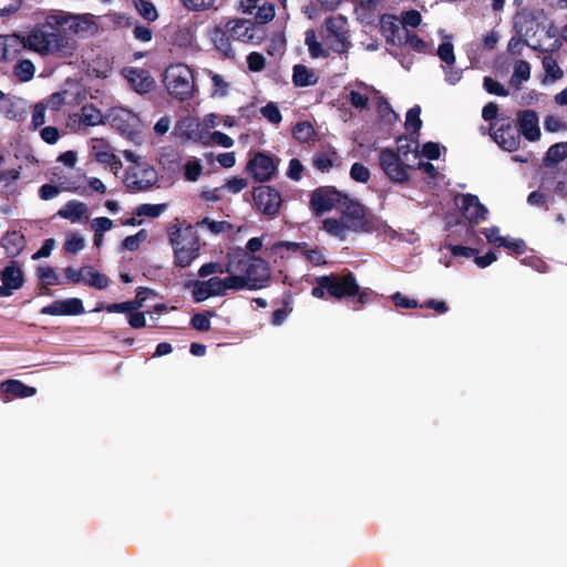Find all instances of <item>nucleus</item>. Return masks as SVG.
<instances>
[{
	"label": "nucleus",
	"instance_id": "nucleus-1",
	"mask_svg": "<svg viewBox=\"0 0 567 567\" xmlns=\"http://www.w3.org/2000/svg\"><path fill=\"white\" fill-rule=\"evenodd\" d=\"M85 31L91 22L81 16L51 14L45 18V23H38V54H53L59 58L72 56L76 50V41L66 32Z\"/></svg>",
	"mask_w": 567,
	"mask_h": 567
},
{
	"label": "nucleus",
	"instance_id": "nucleus-2",
	"mask_svg": "<svg viewBox=\"0 0 567 567\" xmlns=\"http://www.w3.org/2000/svg\"><path fill=\"white\" fill-rule=\"evenodd\" d=\"M316 286L311 295L317 299H324L327 296L336 300H353L354 303L364 306L372 300L373 291L369 288H361L352 271L344 274H330L316 277Z\"/></svg>",
	"mask_w": 567,
	"mask_h": 567
},
{
	"label": "nucleus",
	"instance_id": "nucleus-3",
	"mask_svg": "<svg viewBox=\"0 0 567 567\" xmlns=\"http://www.w3.org/2000/svg\"><path fill=\"white\" fill-rule=\"evenodd\" d=\"M227 274H244L249 280L250 290H259L268 287L271 280L269 264L259 256L249 255L240 247L230 249L226 255Z\"/></svg>",
	"mask_w": 567,
	"mask_h": 567
},
{
	"label": "nucleus",
	"instance_id": "nucleus-4",
	"mask_svg": "<svg viewBox=\"0 0 567 567\" xmlns=\"http://www.w3.org/2000/svg\"><path fill=\"white\" fill-rule=\"evenodd\" d=\"M168 238L174 251V264L186 268L199 256L200 244L197 231L187 225H173L168 228Z\"/></svg>",
	"mask_w": 567,
	"mask_h": 567
},
{
	"label": "nucleus",
	"instance_id": "nucleus-5",
	"mask_svg": "<svg viewBox=\"0 0 567 567\" xmlns=\"http://www.w3.org/2000/svg\"><path fill=\"white\" fill-rule=\"evenodd\" d=\"M164 84L174 99L184 102L193 97L195 90L193 70L185 64L168 66L164 72Z\"/></svg>",
	"mask_w": 567,
	"mask_h": 567
},
{
	"label": "nucleus",
	"instance_id": "nucleus-6",
	"mask_svg": "<svg viewBox=\"0 0 567 567\" xmlns=\"http://www.w3.org/2000/svg\"><path fill=\"white\" fill-rule=\"evenodd\" d=\"M339 210L342 214V219L349 225L350 230L369 233L374 229L373 216L367 214L364 206L349 195H344Z\"/></svg>",
	"mask_w": 567,
	"mask_h": 567
},
{
	"label": "nucleus",
	"instance_id": "nucleus-7",
	"mask_svg": "<svg viewBox=\"0 0 567 567\" xmlns=\"http://www.w3.org/2000/svg\"><path fill=\"white\" fill-rule=\"evenodd\" d=\"M323 40L336 53H346L350 47L348 20L342 14L329 17L323 24Z\"/></svg>",
	"mask_w": 567,
	"mask_h": 567
},
{
	"label": "nucleus",
	"instance_id": "nucleus-8",
	"mask_svg": "<svg viewBox=\"0 0 567 567\" xmlns=\"http://www.w3.org/2000/svg\"><path fill=\"white\" fill-rule=\"evenodd\" d=\"M157 173L146 163L134 162L125 171L123 184L130 193L146 192L157 183Z\"/></svg>",
	"mask_w": 567,
	"mask_h": 567
},
{
	"label": "nucleus",
	"instance_id": "nucleus-9",
	"mask_svg": "<svg viewBox=\"0 0 567 567\" xmlns=\"http://www.w3.org/2000/svg\"><path fill=\"white\" fill-rule=\"evenodd\" d=\"M380 168L385 176L395 184H404L409 182V165L404 164L400 154L392 148H382L379 153Z\"/></svg>",
	"mask_w": 567,
	"mask_h": 567
},
{
	"label": "nucleus",
	"instance_id": "nucleus-10",
	"mask_svg": "<svg viewBox=\"0 0 567 567\" xmlns=\"http://www.w3.org/2000/svg\"><path fill=\"white\" fill-rule=\"evenodd\" d=\"M252 198L256 209L261 214L274 218L278 215L282 198L279 190L269 185H260L254 188Z\"/></svg>",
	"mask_w": 567,
	"mask_h": 567
},
{
	"label": "nucleus",
	"instance_id": "nucleus-11",
	"mask_svg": "<svg viewBox=\"0 0 567 567\" xmlns=\"http://www.w3.org/2000/svg\"><path fill=\"white\" fill-rule=\"evenodd\" d=\"M346 194L332 186H321L315 189L310 196V208L316 215H321L332 208H338Z\"/></svg>",
	"mask_w": 567,
	"mask_h": 567
},
{
	"label": "nucleus",
	"instance_id": "nucleus-12",
	"mask_svg": "<svg viewBox=\"0 0 567 567\" xmlns=\"http://www.w3.org/2000/svg\"><path fill=\"white\" fill-rule=\"evenodd\" d=\"M496 124L492 123L489 131L492 138L497 145L507 152H515L520 146V134L511 118H506L496 128Z\"/></svg>",
	"mask_w": 567,
	"mask_h": 567
},
{
	"label": "nucleus",
	"instance_id": "nucleus-13",
	"mask_svg": "<svg viewBox=\"0 0 567 567\" xmlns=\"http://www.w3.org/2000/svg\"><path fill=\"white\" fill-rule=\"evenodd\" d=\"M246 171L255 182L270 181L277 171V164L269 154L257 152L247 163Z\"/></svg>",
	"mask_w": 567,
	"mask_h": 567
},
{
	"label": "nucleus",
	"instance_id": "nucleus-14",
	"mask_svg": "<svg viewBox=\"0 0 567 567\" xmlns=\"http://www.w3.org/2000/svg\"><path fill=\"white\" fill-rule=\"evenodd\" d=\"M461 213L471 225L475 226L487 219L488 209L476 195L464 194L462 195Z\"/></svg>",
	"mask_w": 567,
	"mask_h": 567
},
{
	"label": "nucleus",
	"instance_id": "nucleus-15",
	"mask_svg": "<svg viewBox=\"0 0 567 567\" xmlns=\"http://www.w3.org/2000/svg\"><path fill=\"white\" fill-rule=\"evenodd\" d=\"M3 48L7 52L6 61L13 60L25 49L35 52V30H31L27 38L18 34H3Z\"/></svg>",
	"mask_w": 567,
	"mask_h": 567
},
{
	"label": "nucleus",
	"instance_id": "nucleus-16",
	"mask_svg": "<svg viewBox=\"0 0 567 567\" xmlns=\"http://www.w3.org/2000/svg\"><path fill=\"white\" fill-rule=\"evenodd\" d=\"M208 38L210 39L214 48L225 58L235 60L236 52L231 47V40L229 31L225 25L218 24L208 30Z\"/></svg>",
	"mask_w": 567,
	"mask_h": 567
},
{
	"label": "nucleus",
	"instance_id": "nucleus-17",
	"mask_svg": "<svg viewBox=\"0 0 567 567\" xmlns=\"http://www.w3.org/2000/svg\"><path fill=\"white\" fill-rule=\"evenodd\" d=\"M518 132L527 141L535 142L540 137L539 120L536 111L523 110L517 112Z\"/></svg>",
	"mask_w": 567,
	"mask_h": 567
},
{
	"label": "nucleus",
	"instance_id": "nucleus-18",
	"mask_svg": "<svg viewBox=\"0 0 567 567\" xmlns=\"http://www.w3.org/2000/svg\"><path fill=\"white\" fill-rule=\"evenodd\" d=\"M84 311L83 301L80 298L54 300L41 309V313L50 316H80Z\"/></svg>",
	"mask_w": 567,
	"mask_h": 567
},
{
	"label": "nucleus",
	"instance_id": "nucleus-19",
	"mask_svg": "<svg viewBox=\"0 0 567 567\" xmlns=\"http://www.w3.org/2000/svg\"><path fill=\"white\" fill-rule=\"evenodd\" d=\"M124 73L131 86L140 94L148 93L155 86L153 76L145 69L127 68Z\"/></svg>",
	"mask_w": 567,
	"mask_h": 567
},
{
	"label": "nucleus",
	"instance_id": "nucleus-20",
	"mask_svg": "<svg viewBox=\"0 0 567 567\" xmlns=\"http://www.w3.org/2000/svg\"><path fill=\"white\" fill-rule=\"evenodd\" d=\"M226 28L234 40L249 43L256 38V25L246 19H233L226 22Z\"/></svg>",
	"mask_w": 567,
	"mask_h": 567
},
{
	"label": "nucleus",
	"instance_id": "nucleus-21",
	"mask_svg": "<svg viewBox=\"0 0 567 567\" xmlns=\"http://www.w3.org/2000/svg\"><path fill=\"white\" fill-rule=\"evenodd\" d=\"M0 113L13 121H24L28 117V102L18 96H8L0 102Z\"/></svg>",
	"mask_w": 567,
	"mask_h": 567
},
{
	"label": "nucleus",
	"instance_id": "nucleus-22",
	"mask_svg": "<svg viewBox=\"0 0 567 567\" xmlns=\"http://www.w3.org/2000/svg\"><path fill=\"white\" fill-rule=\"evenodd\" d=\"M380 28L388 42L403 44V35L406 29L401 25V21L399 22L395 16L388 13L381 16Z\"/></svg>",
	"mask_w": 567,
	"mask_h": 567
},
{
	"label": "nucleus",
	"instance_id": "nucleus-23",
	"mask_svg": "<svg viewBox=\"0 0 567 567\" xmlns=\"http://www.w3.org/2000/svg\"><path fill=\"white\" fill-rule=\"evenodd\" d=\"M0 393L3 400L29 398L35 394V388L28 386L23 382L11 379L0 383Z\"/></svg>",
	"mask_w": 567,
	"mask_h": 567
},
{
	"label": "nucleus",
	"instance_id": "nucleus-24",
	"mask_svg": "<svg viewBox=\"0 0 567 567\" xmlns=\"http://www.w3.org/2000/svg\"><path fill=\"white\" fill-rule=\"evenodd\" d=\"M1 281L3 286L12 293L13 290L19 289L23 285V274L14 261L6 266L1 271Z\"/></svg>",
	"mask_w": 567,
	"mask_h": 567
},
{
	"label": "nucleus",
	"instance_id": "nucleus-25",
	"mask_svg": "<svg viewBox=\"0 0 567 567\" xmlns=\"http://www.w3.org/2000/svg\"><path fill=\"white\" fill-rule=\"evenodd\" d=\"M93 142H94L93 150L95 151V159L99 163L109 166L116 174L118 172V169L122 167L121 159L109 150H100V147L104 146L103 140L96 138Z\"/></svg>",
	"mask_w": 567,
	"mask_h": 567
},
{
	"label": "nucleus",
	"instance_id": "nucleus-26",
	"mask_svg": "<svg viewBox=\"0 0 567 567\" xmlns=\"http://www.w3.org/2000/svg\"><path fill=\"white\" fill-rule=\"evenodd\" d=\"M318 75L305 64H296L292 69V83L296 87H306L318 83Z\"/></svg>",
	"mask_w": 567,
	"mask_h": 567
},
{
	"label": "nucleus",
	"instance_id": "nucleus-27",
	"mask_svg": "<svg viewBox=\"0 0 567 567\" xmlns=\"http://www.w3.org/2000/svg\"><path fill=\"white\" fill-rule=\"evenodd\" d=\"M24 245V237L19 231H7L1 237V246L10 256H17L22 250Z\"/></svg>",
	"mask_w": 567,
	"mask_h": 567
},
{
	"label": "nucleus",
	"instance_id": "nucleus-28",
	"mask_svg": "<svg viewBox=\"0 0 567 567\" xmlns=\"http://www.w3.org/2000/svg\"><path fill=\"white\" fill-rule=\"evenodd\" d=\"M87 212V206L78 200H69L59 212L58 215L71 221H78Z\"/></svg>",
	"mask_w": 567,
	"mask_h": 567
},
{
	"label": "nucleus",
	"instance_id": "nucleus-29",
	"mask_svg": "<svg viewBox=\"0 0 567 567\" xmlns=\"http://www.w3.org/2000/svg\"><path fill=\"white\" fill-rule=\"evenodd\" d=\"M421 107L415 105L406 113L405 127L410 132V141L417 143L419 132L422 127V120L420 117Z\"/></svg>",
	"mask_w": 567,
	"mask_h": 567
},
{
	"label": "nucleus",
	"instance_id": "nucleus-30",
	"mask_svg": "<svg viewBox=\"0 0 567 567\" xmlns=\"http://www.w3.org/2000/svg\"><path fill=\"white\" fill-rule=\"evenodd\" d=\"M83 284L91 288L103 290L109 287L110 278L93 267L86 266Z\"/></svg>",
	"mask_w": 567,
	"mask_h": 567
},
{
	"label": "nucleus",
	"instance_id": "nucleus-31",
	"mask_svg": "<svg viewBox=\"0 0 567 567\" xmlns=\"http://www.w3.org/2000/svg\"><path fill=\"white\" fill-rule=\"evenodd\" d=\"M337 152L333 150L315 154L312 165L320 172H329L337 159Z\"/></svg>",
	"mask_w": 567,
	"mask_h": 567
},
{
	"label": "nucleus",
	"instance_id": "nucleus-32",
	"mask_svg": "<svg viewBox=\"0 0 567 567\" xmlns=\"http://www.w3.org/2000/svg\"><path fill=\"white\" fill-rule=\"evenodd\" d=\"M530 78V65L527 61L519 60L514 66V73L509 80V84L516 90L520 89V83Z\"/></svg>",
	"mask_w": 567,
	"mask_h": 567
},
{
	"label": "nucleus",
	"instance_id": "nucleus-33",
	"mask_svg": "<svg viewBox=\"0 0 567 567\" xmlns=\"http://www.w3.org/2000/svg\"><path fill=\"white\" fill-rule=\"evenodd\" d=\"M80 120L87 126H94L103 122L102 112L93 104H84L81 107Z\"/></svg>",
	"mask_w": 567,
	"mask_h": 567
},
{
	"label": "nucleus",
	"instance_id": "nucleus-34",
	"mask_svg": "<svg viewBox=\"0 0 567 567\" xmlns=\"http://www.w3.org/2000/svg\"><path fill=\"white\" fill-rule=\"evenodd\" d=\"M567 156V143H556L551 145L545 156V164L547 166L558 164Z\"/></svg>",
	"mask_w": 567,
	"mask_h": 567
},
{
	"label": "nucleus",
	"instance_id": "nucleus-35",
	"mask_svg": "<svg viewBox=\"0 0 567 567\" xmlns=\"http://www.w3.org/2000/svg\"><path fill=\"white\" fill-rule=\"evenodd\" d=\"M34 71L35 66L30 60H19L13 68V74L20 82L32 80Z\"/></svg>",
	"mask_w": 567,
	"mask_h": 567
},
{
	"label": "nucleus",
	"instance_id": "nucleus-36",
	"mask_svg": "<svg viewBox=\"0 0 567 567\" xmlns=\"http://www.w3.org/2000/svg\"><path fill=\"white\" fill-rule=\"evenodd\" d=\"M534 20L527 13H516L514 17V30L517 35L525 38L533 30Z\"/></svg>",
	"mask_w": 567,
	"mask_h": 567
},
{
	"label": "nucleus",
	"instance_id": "nucleus-37",
	"mask_svg": "<svg viewBox=\"0 0 567 567\" xmlns=\"http://www.w3.org/2000/svg\"><path fill=\"white\" fill-rule=\"evenodd\" d=\"M182 4L189 11H207L217 10L223 0H179Z\"/></svg>",
	"mask_w": 567,
	"mask_h": 567
},
{
	"label": "nucleus",
	"instance_id": "nucleus-38",
	"mask_svg": "<svg viewBox=\"0 0 567 567\" xmlns=\"http://www.w3.org/2000/svg\"><path fill=\"white\" fill-rule=\"evenodd\" d=\"M168 207V204H141L134 209V215L141 217L156 218L163 214Z\"/></svg>",
	"mask_w": 567,
	"mask_h": 567
},
{
	"label": "nucleus",
	"instance_id": "nucleus-39",
	"mask_svg": "<svg viewBox=\"0 0 567 567\" xmlns=\"http://www.w3.org/2000/svg\"><path fill=\"white\" fill-rule=\"evenodd\" d=\"M323 228L328 234L344 239L346 230L349 229V225L343 220L327 218L323 220Z\"/></svg>",
	"mask_w": 567,
	"mask_h": 567
},
{
	"label": "nucleus",
	"instance_id": "nucleus-40",
	"mask_svg": "<svg viewBox=\"0 0 567 567\" xmlns=\"http://www.w3.org/2000/svg\"><path fill=\"white\" fill-rule=\"evenodd\" d=\"M315 128L309 122H298L292 128V136L300 143L309 142L315 135Z\"/></svg>",
	"mask_w": 567,
	"mask_h": 567
},
{
	"label": "nucleus",
	"instance_id": "nucleus-41",
	"mask_svg": "<svg viewBox=\"0 0 567 567\" xmlns=\"http://www.w3.org/2000/svg\"><path fill=\"white\" fill-rule=\"evenodd\" d=\"M214 316L216 313L213 310L195 313L190 319V324L194 329L206 332L210 329V318Z\"/></svg>",
	"mask_w": 567,
	"mask_h": 567
},
{
	"label": "nucleus",
	"instance_id": "nucleus-42",
	"mask_svg": "<svg viewBox=\"0 0 567 567\" xmlns=\"http://www.w3.org/2000/svg\"><path fill=\"white\" fill-rule=\"evenodd\" d=\"M225 280V292L227 290H243L248 289L250 290L249 286V279L245 277L244 274L237 275V274H229L228 277L224 278Z\"/></svg>",
	"mask_w": 567,
	"mask_h": 567
},
{
	"label": "nucleus",
	"instance_id": "nucleus-43",
	"mask_svg": "<svg viewBox=\"0 0 567 567\" xmlns=\"http://www.w3.org/2000/svg\"><path fill=\"white\" fill-rule=\"evenodd\" d=\"M186 287H192V296L195 302H202L213 297L204 280H193Z\"/></svg>",
	"mask_w": 567,
	"mask_h": 567
},
{
	"label": "nucleus",
	"instance_id": "nucleus-44",
	"mask_svg": "<svg viewBox=\"0 0 567 567\" xmlns=\"http://www.w3.org/2000/svg\"><path fill=\"white\" fill-rule=\"evenodd\" d=\"M134 3L138 14L145 20L153 22L157 19V10L150 0H134Z\"/></svg>",
	"mask_w": 567,
	"mask_h": 567
},
{
	"label": "nucleus",
	"instance_id": "nucleus-45",
	"mask_svg": "<svg viewBox=\"0 0 567 567\" xmlns=\"http://www.w3.org/2000/svg\"><path fill=\"white\" fill-rule=\"evenodd\" d=\"M354 11L362 18L370 17L379 7L380 0H352Z\"/></svg>",
	"mask_w": 567,
	"mask_h": 567
},
{
	"label": "nucleus",
	"instance_id": "nucleus-46",
	"mask_svg": "<svg viewBox=\"0 0 567 567\" xmlns=\"http://www.w3.org/2000/svg\"><path fill=\"white\" fill-rule=\"evenodd\" d=\"M403 43L409 44L414 51L419 53L430 52L429 43L422 40L417 34L410 33L408 30L403 35Z\"/></svg>",
	"mask_w": 567,
	"mask_h": 567
},
{
	"label": "nucleus",
	"instance_id": "nucleus-47",
	"mask_svg": "<svg viewBox=\"0 0 567 567\" xmlns=\"http://www.w3.org/2000/svg\"><path fill=\"white\" fill-rule=\"evenodd\" d=\"M306 44L308 45L309 53L312 58L328 56V52L324 51L322 44L317 41L316 34L312 30L306 33Z\"/></svg>",
	"mask_w": 567,
	"mask_h": 567
},
{
	"label": "nucleus",
	"instance_id": "nucleus-48",
	"mask_svg": "<svg viewBox=\"0 0 567 567\" xmlns=\"http://www.w3.org/2000/svg\"><path fill=\"white\" fill-rule=\"evenodd\" d=\"M85 246L84 238L81 237L78 233H71L68 235L66 240L64 243V250L69 254H78L81 251Z\"/></svg>",
	"mask_w": 567,
	"mask_h": 567
},
{
	"label": "nucleus",
	"instance_id": "nucleus-49",
	"mask_svg": "<svg viewBox=\"0 0 567 567\" xmlns=\"http://www.w3.org/2000/svg\"><path fill=\"white\" fill-rule=\"evenodd\" d=\"M370 176H371V173H370L369 168L367 166H364L362 163L355 162L352 164V166L350 168V177L354 182L365 184L369 182Z\"/></svg>",
	"mask_w": 567,
	"mask_h": 567
},
{
	"label": "nucleus",
	"instance_id": "nucleus-50",
	"mask_svg": "<svg viewBox=\"0 0 567 567\" xmlns=\"http://www.w3.org/2000/svg\"><path fill=\"white\" fill-rule=\"evenodd\" d=\"M483 86L489 94H494L497 96H507L509 94L508 90L505 89L503 84L498 81L494 80L491 76H485L483 80Z\"/></svg>",
	"mask_w": 567,
	"mask_h": 567
},
{
	"label": "nucleus",
	"instance_id": "nucleus-51",
	"mask_svg": "<svg viewBox=\"0 0 567 567\" xmlns=\"http://www.w3.org/2000/svg\"><path fill=\"white\" fill-rule=\"evenodd\" d=\"M38 278L41 279L44 285L58 286L62 284L59 275L51 267H38Z\"/></svg>",
	"mask_w": 567,
	"mask_h": 567
},
{
	"label": "nucleus",
	"instance_id": "nucleus-52",
	"mask_svg": "<svg viewBox=\"0 0 567 567\" xmlns=\"http://www.w3.org/2000/svg\"><path fill=\"white\" fill-rule=\"evenodd\" d=\"M203 166L199 161H188L184 166V176L186 181L196 182L202 175Z\"/></svg>",
	"mask_w": 567,
	"mask_h": 567
},
{
	"label": "nucleus",
	"instance_id": "nucleus-53",
	"mask_svg": "<svg viewBox=\"0 0 567 567\" xmlns=\"http://www.w3.org/2000/svg\"><path fill=\"white\" fill-rule=\"evenodd\" d=\"M260 113L272 124H279L282 120L279 107L274 103L269 102L260 109Z\"/></svg>",
	"mask_w": 567,
	"mask_h": 567
},
{
	"label": "nucleus",
	"instance_id": "nucleus-54",
	"mask_svg": "<svg viewBox=\"0 0 567 567\" xmlns=\"http://www.w3.org/2000/svg\"><path fill=\"white\" fill-rule=\"evenodd\" d=\"M153 290L147 287H138L136 289V296L132 300H127L131 307V310H138L143 307L145 300L150 295H153Z\"/></svg>",
	"mask_w": 567,
	"mask_h": 567
},
{
	"label": "nucleus",
	"instance_id": "nucleus-55",
	"mask_svg": "<svg viewBox=\"0 0 567 567\" xmlns=\"http://www.w3.org/2000/svg\"><path fill=\"white\" fill-rule=\"evenodd\" d=\"M174 42H175V44H177L181 48L190 47L194 42L193 31L189 28L179 29L175 33Z\"/></svg>",
	"mask_w": 567,
	"mask_h": 567
},
{
	"label": "nucleus",
	"instance_id": "nucleus-56",
	"mask_svg": "<svg viewBox=\"0 0 567 567\" xmlns=\"http://www.w3.org/2000/svg\"><path fill=\"white\" fill-rule=\"evenodd\" d=\"M437 55L446 64H449V65L454 64L455 54H454L453 44L451 42L441 43L437 49Z\"/></svg>",
	"mask_w": 567,
	"mask_h": 567
},
{
	"label": "nucleus",
	"instance_id": "nucleus-57",
	"mask_svg": "<svg viewBox=\"0 0 567 567\" xmlns=\"http://www.w3.org/2000/svg\"><path fill=\"white\" fill-rule=\"evenodd\" d=\"M247 65L251 72H260L266 66V59L259 52H251L247 55Z\"/></svg>",
	"mask_w": 567,
	"mask_h": 567
},
{
	"label": "nucleus",
	"instance_id": "nucleus-58",
	"mask_svg": "<svg viewBox=\"0 0 567 567\" xmlns=\"http://www.w3.org/2000/svg\"><path fill=\"white\" fill-rule=\"evenodd\" d=\"M275 17V8L270 3H265L262 7H259L256 14L255 20L259 24H265L271 21Z\"/></svg>",
	"mask_w": 567,
	"mask_h": 567
},
{
	"label": "nucleus",
	"instance_id": "nucleus-59",
	"mask_svg": "<svg viewBox=\"0 0 567 567\" xmlns=\"http://www.w3.org/2000/svg\"><path fill=\"white\" fill-rule=\"evenodd\" d=\"M543 65H544V69L546 71L547 75H549L553 81H556V80H559L563 78L564 72L553 58H544Z\"/></svg>",
	"mask_w": 567,
	"mask_h": 567
},
{
	"label": "nucleus",
	"instance_id": "nucleus-60",
	"mask_svg": "<svg viewBox=\"0 0 567 567\" xmlns=\"http://www.w3.org/2000/svg\"><path fill=\"white\" fill-rule=\"evenodd\" d=\"M482 234L486 237L487 241L496 247L505 245L506 237L499 236V228L492 226L482 230Z\"/></svg>",
	"mask_w": 567,
	"mask_h": 567
},
{
	"label": "nucleus",
	"instance_id": "nucleus-61",
	"mask_svg": "<svg viewBox=\"0 0 567 567\" xmlns=\"http://www.w3.org/2000/svg\"><path fill=\"white\" fill-rule=\"evenodd\" d=\"M447 249L451 251V254L454 257H464V258H472L477 255L478 250L476 248L463 246V245H447Z\"/></svg>",
	"mask_w": 567,
	"mask_h": 567
},
{
	"label": "nucleus",
	"instance_id": "nucleus-62",
	"mask_svg": "<svg viewBox=\"0 0 567 567\" xmlns=\"http://www.w3.org/2000/svg\"><path fill=\"white\" fill-rule=\"evenodd\" d=\"M422 21V16L417 10H408L402 13L401 25L416 28Z\"/></svg>",
	"mask_w": 567,
	"mask_h": 567
},
{
	"label": "nucleus",
	"instance_id": "nucleus-63",
	"mask_svg": "<svg viewBox=\"0 0 567 567\" xmlns=\"http://www.w3.org/2000/svg\"><path fill=\"white\" fill-rule=\"evenodd\" d=\"M392 300L396 307L404 309H414L421 306L416 299L408 298L399 291L392 296Z\"/></svg>",
	"mask_w": 567,
	"mask_h": 567
},
{
	"label": "nucleus",
	"instance_id": "nucleus-64",
	"mask_svg": "<svg viewBox=\"0 0 567 567\" xmlns=\"http://www.w3.org/2000/svg\"><path fill=\"white\" fill-rule=\"evenodd\" d=\"M305 167L302 165V163L298 159V158H291L289 161V166H288V169H287V176L295 181V182H298L302 178V172H303Z\"/></svg>",
	"mask_w": 567,
	"mask_h": 567
}]
</instances>
